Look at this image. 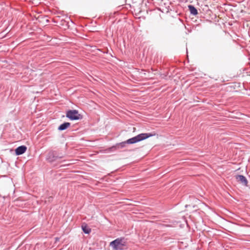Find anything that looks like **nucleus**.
<instances>
[{"label":"nucleus","instance_id":"nucleus-9","mask_svg":"<svg viewBox=\"0 0 250 250\" xmlns=\"http://www.w3.org/2000/svg\"><path fill=\"white\" fill-rule=\"evenodd\" d=\"M70 125V124L68 122H65L62 125H61L59 127L58 129L59 130H64L68 128Z\"/></svg>","mask_w":250,"mask_h":250},{"label":"nucleus","instance_id":"nucleus-1","mask_svg":"<svg viewBox=\"0 0 250 250\" xmlns=\"http://www.w3.org/2000/svg\"><path fill=\"white\" fill-rule=\"evenodd\" d=\"M113 250H124L126 248V242L123 238H117L110 243Z\"/></svg>","mask_w":250,"mask_h":250},{"label":"nucleus","instance_id":"nucleus-10","mask_svg":"<svg viewBox=\"0 0 250 250\" xmlns=\"http://www.w3.org/2000/svg\"><path fill=\"white\" fill-rule=\"evenodd\" d=\"M82 229L85 234H89L91 232V229L86 226H82Z\"/></svg>","mask_w":250,"mask_h":250},{"label":"nucleus","instance_id":"nucleus-3","mask_svg":"<svg viewBox=\"0 0 250 250\" xmlns=\"http://www.w3.org/2000/svg\"><path fill=\"white\" fill-rule=\"evenodd\" d=\"M66 116L71 120H78L82 118V115L76 110H69L67 111Z\"/></svg>","mask_w":250,"mask_h":250},{"label":"nucleus","instance_id":"nucleus-11","mask_svg":"<svg viewBox=\"0 0 250 250\" xmlns=\"http://www.w3.org/2000/svg\"><path fill=\"white\" fill-rule=\"evenodd\" d=\"M49 199V200H50V199H52V197H50Z\"/></svg>","mask_w":250,"mask_h":250},{"label":"nucleus","instance_id":"nucleus-7","mask_svg":"<svg viewBox=\"0 0 250 250\" xmlns=\"http://www.w3.org/2000/svg\"><path fill=\"white\" fill-rule=\"evenodd\" d=\"M127 144L126 141L122 142L120 143L117 144L115 146H113L112 147L110 148L112 150H117L121 148H123L125 147L126 145Z\"/></svg>","mask_w":250,"mask_h":250},{"label":"nucleus","instance_id":"nucleus-6","mask_svg":"<svg viewBox=\"0 0 250 250\" xmlns=\"http://www.w3.org/2000/svg\"><path fill=\"white\" fill-rule=\"evenodd\" d=\"M27 147L25 146H21L18 147L16 150L15 152L17 155H20L23 154L26 150Z\"/></svg>","mask_w":250,"mask_h":250},{"label":"nucleus","instance_id":"nucleus-2","mask_svg":"<svg viewBox=\"0 0 250 250\" xmlns=\"http://www.w3.org/2000/svg\"><path fill=\"white\" fill-rule=\"evenodd\" d=\"M153 136L151 133H141L126 141L127 144H133Z\"/></svg>","mask_w":250,"mask_h":250},{"label":"nucleus","instance_id":"nucleus-8","mask_svg":"<svg viewBox=\"0 0 250 250\" xmlns=\"http://www.w3.org/2000/svg\"><path fill=\"white\" fill-rule=\"evenodd\" d=\"M188 8L191 15L196 16L198 14V11L194 6L189 5H188Z\"/></svg>","mask_w":250,"mask_h":250},{"label":"nucleus","instance_id":"nucleus-5","mask_svg":"<svg viewBox=\"0 0 250 250\" xmlns=\"http://www.w3.org/2000/svg\"><path fill=\"white\" fill-rule=\"evenodd\" d=\"M236 179L237 181L240 183L242 184L244 186H247L248 184V181L246 178L242 175H238L236 176Z\"/></svg>","mask_w":250,"mask_h":250},{"label":"nucleus","instance_id":"nucleus-4","mask_svg":"<svg viewBox=\"0 0 250 250\" xmlns=\"http://www.w3.org/2000/svg\"><path fill=\"white\" fill-rule=\"evenodd\" d=\"M62 158V156L60 155L58 152L56 151H52L48 153L47 159L49 162H52Z\"/></svg>","mask_w":250,"mask_h":250}]
</instances>
